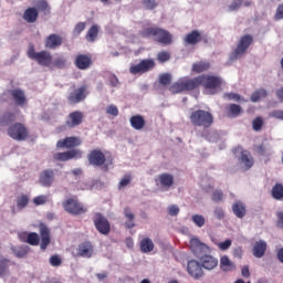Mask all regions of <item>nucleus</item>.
I'll list each match as a JSON object with an SVG mask.
<instances>
[{"label": "nucleus", "mask_w": 283, "mask_h": 283, "mask_svg": "<svg viewBox=\"0 0 283 283\" xmlns=\"http://www.w3.org/2000/svg\"><path fill=\"white\" fill-rule=\"evenodd\" d=\"M142 253H151L154 251V241L150 238H144L139 243Z\"/></svg>", "instance_id": "obj_32"}, {"label": "nucleus", "mask_w": 283, "mask_h": 283, "mask_svg": "<svg viewBox=\"0 0 283 283\" xmlns=\"http://www.w3.org/2000/svg\"><path fill=\"white\" fill-rule=\"evenodd\" d=\"M268 93L266 90L261 88L255 91L252 95H251V101L252 103H258V101H260V98H266Z\"/></svg>", "instance_id": "obj_39"}, {"label": "nucleus", "mask_w": 283, "mask_h": 283, "mask_svg": "<svg viewBox=\"0 0 283 283\" xmlns=\"http://www.w3.org/2000/svg\"><path fill=\"white\" fill-rule=\"evenodd\" d=\"M139 36H142V39H150V36H154L155 41H157V43H161V45H171L174 42L171 33L158 27L143 29L139 31Z\"/></svg>", "instance_id": "obj_2"}, {"label": "nucleus", "mask_w": 283, "mask_h": 283, "mask_svg": "<svg viewBox=\"0 0 283 283\" xmlns=\"http://www.w3.org/2000/svg\"><path fill=\"white\" fill-rule=\"evenodd\" d=\"M232 211L237 218H244L247 216V207L242 201L235 202L232 206Z\"/></svg>", "instance_id": "obj_34"}, {"label": "nucleus", "mask_w": 283, "mask_h": 283, "mask_svg": "<svg viewBox=\"0 0 283 283\" xmlns=\"http://www.w3.org/2000/svg\"><path fill=\"white\" fill-rule=\"evenodd\" d=\"M252 44H253V35L245 34L241 36L237 45V49L234 51V54H237V56L245 54L247 50H249V48H251Z\"/></svg>", "instance_id": "obj_16"}, {"label": "nucleus", "mask_w": 283, "mask_h": 283, "mask_svg": "<svg viewBox=\"0 0 283 283\" xmlns=\"http://www.w3.org/2000/svg\"><path fill=\"white\" fill-rule=\"evenodd\" d=\"M200 86H203L206 94H218L220 87H222V77L209 74L198 75L193 78L182 77L175 82L169 90L172 94H180L182 92H193Z\"/></svg>", "instance_id": "obj_1"}, {"label": "nucleus", "mask_w": 283, "mask_h": 283, "mask_svg": "<svg viewBox=\"0 0 283 283\" xmlns=\"http://www.w3.org/2000/svg\"><path fill=\"white\" fill-rule=\"evenodd\" d=\"M262 127H264V119L262 117H255L252 122V129L254 132H262Z\"/></svg>", "instance_id": "obj_44"}, {"label": "nucleus", "mask_w": 283, "mask_h": 283, "mask_svg": "<svg viewBox=\"0 0 283 283\" xmlns=\"http://www.w3.org/2000/svg\"><path fill=\"white\" fill-rule=\"evenodd\" d=\"M159 83L161 85H169L171 83V75L169 73H164L159 76Z\"/></svg>", "instance_id": "obj_49"}, {"label": "nucleus", "mask_w": 283, "mask_h": 283, "mask_svg": "<svg viewBox=\"0 0 283 283\" xmlns=\"http://www.w3.org/2000/svg\"><path fill=\"white\" fill-rule=\"evenodd\" d=\"M156 67V61L154 59H144L138 64H133L129 67L130 74H147Z\"/></svg>", "instance_id": "obj_10"}, {"label": "nucleus", "mask_w": 283, "mask_h": 283, "mask_svg": "<svg viewBox=\"0 0 283 283\" xmlns=\"http://www.w3.org/2000/svg\"><path fill=\"white\" fill-rule=\"evenodd\" d=\"M227 115L230 118H238L242 114V106L238 104H229L226 106Z\"/></svg>", "instance_id": "obj_31"}, {"label": "nucleus", "mask_w": 283, "mask_h": 283, "mask_svg": "<svg viewBox=\"0 0 283 283\" xmlns=\"http://www.w3.org/2000/svg\"><path fill=\"white\" fill-rule=\"evenodd\" d=\"M82 156L83 153L81 149H71L64 153H55L53 159L60 163H67V160H72L73 158H82Z\"/></svg>", "instance_id": "obj_14"}, {"label": "nucleus", "mask_w": 283, "mask_h": 283, "mask_svg": "<svg viewBox=\"0 0 283 283\" xmlns=\"http://www.w3.org/2000/svg\"><path fill=\"white\" fill-rule=\"evenodd\" d=\"M207 248V244L200 242L197 238H193L190 240V249L196 253L198 249H205Z\"/></svg>", "instance_id": "obj_43"}, {"label": "nucleus", "mask_w": 283, "mask_h": 283, "mask_svg": "<svg viewBox=\"0 0 283 283\" xmlns=\"http://www.w3.org/2000/svg\"><path fill=\"white\" fill-rule=\"evenodd\" d=\"M143 4L145 6L146 10H154L158 3H156V0H143Z\"/></svg>", "instance_id": "obj_56"}, {"label": "nucleus", "mask_w": 283, "mask_h": 283, "mask_svg": "<svg viewBox=\"0 0 283 283\" xmlns=\"http://www.w3.org/2000/svg\"><path fill=\"white\" fill-rule=\"evenodd\" d=\"M276 218H277L276 227H279L280 229H283V212L282 211L277 212Z\"/></svg>", "instance_id": "obj_63"}, {"label": "nucleus", "mask_w": 283, "mask_h": 283, "mask_svg": "<svg viewBox=\"0 0 283 283\" xmlns=\"http://www.w3.org/2000/svg\"><path fill=\"white\" fill-rule=\"evenodd\" d=\"M168 213L169 216H178V213H180V208H178L176 205H172L169 207Z\"/></svg>", "instance_id": "obj_61"}, {"label": "nucleus", "mask_w": 283, "mask_h": 283, "mask_svg": "<svg viewBox=\"0 0 283 283\" xmlns=\"http://www.w3.org/2000/svg\"><path fill=\"white\" fill-rule=\"evenodd\" d=\"M255 151L259 156H266V146L264 144L256 145Z\"/></svg>", "instance_id": "obj_58"}, {"label": "nucleus", "mask_w": 283, "mask_h": 283, "mask_svg": "<svg viewBox=\"0 0 283 283\" xmlns=\"http://www.w3.org/2000/svg\"><path fill=\"white\" fill-rule=\"evenodd\" d=\"M129 123L133 129L140 132V129L145 127V117H143L142 115L132 116Z\"/></svg>", "instance_id": "obj_30"}, {"label": "nucleus", "mask_w": 283, "mask_h": 283, "mask_svg": "<svg viewBox=\"0 0 283 283\" xmlns=\"http://www.w3.org/2000/svg\"><path fill=\"white\" fill-rule=\"evenodd\" d=\"M106 114H108L109 116H118V107L114 104L108 105L106 107Z\"/></svg>", "instance_id": "obj_53"}, {"label": "nucleus", "mask_w": 283, "mask_h": 283, "mask_svg": "<svg viewBox=\"0 0 283 283\" xmlns=\"http://www.w3.org/2000/svg\"><path fill=\"white\" fill-rule=\"evenodd\" d=\"M92 63V55L90 54H77L74 61V65L77 70H90Z\"/></svg>", "instance_id": "obj_20"}, {"label": "nucleus", "mask_w": 283, "mask_h": 283, "mask_svg": "<svg viewBox=\"0 0 283 283\" xmlns=\"http://www.w3.org/2000/svg\"><path fill=\"white\" fill-rule=\"evenodd\" d=\"M171 60V53L169 51H160L157 53V61L159 63H167V61Z\"/></svg>", "instance_id": "obj_42"}, {"label": "nucleus", "mask_w": 283, "mask_h": 283, "mask_svg": "<svg viewBox=\"0 0 283 283\" xmlns=\"http://www.w3.org/2000/svg\"><path fill=\"white\" fill-rule=\"evenodd\" d=\"M124 216L125 218H127V221L125 222L126 229H134V227H136V223H134L135 216L132 213V209L126 207L124 209Z\"/></svg>", "instance_id": "obj_37"}, {"label": "nucleus", "mask_w": 283, "mask_h": 283, "mask_svg": "<svg viewBox=\"0 0 283 283\" xmlns=\"http://www.w3.org/2000/svg\"><path fill=\"white\" fill-rule=\"evenodd\" d=\"M87 160L92 167H103L104 171H108V165L114 164V159L112 157H105V154L101 149L92 150L87 155Z\"/></svg>", "instance_id": "obj_4"}, {"label": "nucleus", "mask_w": 283, "mask_h": 283, "mask_svg": "<svg viewBox=\"0 0 283 283\" xmlns=\"http://www.w3.org/2000/svg\"><path fill=\"white\" fill-rule=\"evenodd\" d=\"M200 41H202V35L199 30L191 31L184 39L185 45H198Z\"/></svg>", "instance_id": "obj_25"}, {"label": "nucleus", "mask_w": 283, "mask_h": 283, "mask_svg": "<svg viewBox=\"0 0 283 283\" xmlns=\"http://www.w3.org/2000/svg\"><path fill=\"white\" fill-rule=\"evenodd\" d=\"M266 248H268L266 241L264 240L256 241L252 249V253L254 258H264V253H266Z\"/></svg>", "instance_id": "obj_27"}, {"label": "nucleus", "mask_w": 283, "mask_h": 283, "mask_svg": "<svg viewBox=\"0 0 283 283\" xmlns=\"http://www.w3.org/2000/svg\"><path fill=\"white\" fill-rule=\"evenodd\" d=\"M33 202L34 205H36L38 207L40 205H45V202H48V196L45 195H41V196H38L33 199Z\"/></svg>", "instance_id": "obj_55"}, {"label": "nucleus", "mask_w": 283, "mask_h": 283, "mask_svg": "<svg viewBox=\"0 0 283 283\" xmlns=\"http://www.w3.org/2000/svg\"><path fill=\"white\" fill-rule=\"evenodd\" d=\"M155 182L156 185H160L163 189H171V187H174V175L164 172L158 176Z\"/></svg>", "instance_id": "obj_22"}, {"label": "nucleus", "mask_w": 283, "mask_h": 283, "mask_svg": "<svg viewBox=\"0 0 283 283\" xmlns=\"http://www.w3.org/2000/svg\"><path fill=\"white\" fill-rule=\"evenodd\" d=\"M201 269L205 268L207 271H213L218 266V259L212 255H203L200 258Z\"/></svg>", "instance_id": "obj_26"}, {"label": "nucleus", "mask_w": 283, "mask_h": 283, "mask_svg": "<svg viewBox=\"0 0 283 283\" xmlns=\"http://www.w3.org/2000/svg\"><path fill=\"white\" fill-rule=\"evenodd\" d=\"M10 269V260L0 259V277H3Z\"/></svg>", "instance_id": "obj_41"}, {"label": "nucleus", "mask_w": 283, "mask_h": 283, "mask_svg": "<svg viewBox=\"0 0 283 283\" xmlns=\"http://www.w3.org/2000/svg\"><path fill=\"white\" fill-rule=\"evenodd\" d=\"M63 45V36L52 33L44 40V48L46 50H56V48H61Z\"/></svg>", "instance_id": "obj_18"}, {"label": "nucleus", "mask_w": 283, "mask_h": 283, "mask_svg": "<svg viewBox=\"0 0 283 283\" xmlns=\"http://www.w3.org/2000/svg\"><path fill=\"white\" fill-rule=\"evenodd\" d=\"M62 207L66 213L71 216H83L87 213V207H85L78 199L69 198L62 202Z\"/></svg>", "instance_id": "obj_7"}, {"label": "nucleus", "mask_w": 283, "mask_h": 283, "mask_svg": "<svg viewBox=\"0 0 283 283\" xmlns=\"http://www.w3.org/2000/svg\"><path fill=\"white\" fill-rule=\"evenodd\" d=\"M209 67H211L209 62L200 61L192 64V72H196V74H202V72H207Z\"/></svg>", "instance_id": "obj_35"}, {"label": "nucleus", "mask_w": 283, "mask_h": 283, "mask_svg": "<svg viewBox=\"0 0 283 283\" xmlns=\"http://www.w3.org/2000/svg\"><path fill=\"white\" fill-rule=\"evenodd\" d=\"M232 241L231 239H227L223 242H219L217 243L218 249H220V251H227L228 249L231 248Z\"/></svg>", "instance_id": "obj_51"}, {"label": "nucleus", "mask_w": 283, "mask_h": 283, "mask_svg": "<svg viewBox=\"0 0 283 283\" xmlns=\"http://www.w3.org/2000/svg\"><path fill=\"white\" fill-rule=\"evenodd\" d=\"M132 182V176L125 175L122 180L119 181L118 189H125Z\"/></svg>", "instance_id": "obj_48"}, {"label": "nucleus", "mask_w": 283, "mask_h": 283, "mask_svg": "<svg viewBox=\"0 0 283 283\" xmlns=\"http://www.w3.org/2000/svg\"><path fill=\"white\" fill-rule=\"evenodd\" d=\"M273 118H279V120H283V111H274L272 113Z\"/></svg>", "instance_id": "obj_64"}, {"label": "nucleus", "mask_w": 283, "mask_h": 283, "mask_svg": "<svg viewBox=\"0 0 283 283\" xmlns=\"http://www.w3.org/2000/svg\"><path fill=\"white\" fill-rule=\"evenodd\" d=\"M271 193L274 200H283V185L282 184L274 185Z\"/></svg>", "instance_id": "obj_38"}, {"label": "nucleus", "mask_w": 283, "mask_h": 283, "mask_svg": "<svg viewBox=\"0 0 283 283\" xmlns=\"http://www.w3.org/2000/svg\"><path fill=\"white\" fill-rule=\"evenodd\" d=\"M187 271L190 277L193 280H200L205 275V271L202 270V264L196 260H191L187 264Z\"/></svg>", "instance_id": "obj_15"}, {"label": "nucleus", "mask_w": 283, "mask_h": 283, "mask_svg": "<svg viewBox=\"0 0 283 283\" xmlns=\"http://www.w3.org/2000/svg\"><path fill=\"white\" fill-rule=\"evenodd\" d=\"M274 19L276 21H282V19H283V3L277 7Z\"/></svg>", "instance_id": "obj_60"}, {"label": "nucleus", "mask_w": 283, "mask_h": 283, "mask_svg": "<svg viewBox=\"0 0 283 283\" xmlns=\"http://www.w3.org/2000/svg\"><path fill=\"white\" fill-rule=\"evenodd\" d=\"M189 120L192 127L209 129L213 126V114L209 111L199 108L190 113Z\"/></svg>", "instance_id": "obj_3"}, {"label": "nucleus", "mask_w": 283, "mask_h": 283, "mask_svg": "<svg viewBox=\"0 0 283 283\" xmlns=\"http://www.w3.org/2000/svg\"><path fill=\"white\" fill-rule=\"evenodd\" d=\"M240 6H242V0H233V2L229 6L230 12H234V10H240Z\"/></svg>", "instance_id": "obj_59"}, {"label": "nucleus", "mask_w": 283, "mask_h": 283, "mask_svg": "<svg viewBox=\"0 0 283 283\" xmlns=\"http://www.w3.org/2000/svg\"><path fill=\"white\" fill-rule=\"evenodd\" d=\"M51 266H61L63 264V260L57 254H54L50 258Z\"/></svg>", "instance_id": "obj_50"}, {"label": "nucleus", "mask_w": 283, "mask_h": 283, "mask_svg": "<svg viewBox=\"0 0 283 283\" xmlns=\"http://www.w3.org/2000/svg\"><path fill=\"white\" fill-rule=\"evenodd\" d=\"M29 202L30 198L28 197V195H21L17 199V206L19 207V209H24V207H28Z\"/></svg>", "instance_id": "obj_45"}, {"label": "nucleus", "mask_w": 283, "mask_h": 283, "mask_svg": "<svg viewBox=\"0 0 283 283\" xmlns=\"http://www.w3.org/2000/svg\"><path fill=\"white\" fill-rule=\"evenodd\" d=\"M19 238L22 242H27L31 247H39L40 238L36 232H22L19 234Z\"/></svg>", "instance_id": "obj_24"}, {"label": "nucleus", "mask_w": 283, "mask_h": 283, "mask_svg": "<svg viewBox=\"0 0 283 283\" xmlns=\"http://www.w3.org/2000/svg\"><path fill=\"white\" fill-rule=\"evenodd\" d=\"M84 118L85 115L83 114V112L74 111L66 116L65 127H67V129H74V127L83 125Z\"/></svg>", "instance_id": "obj_12"}, {"label": "nucleus", "mask_w": 283, "mask_h": 283, "mask_svg": "<svg viewBox=\"0 0 283 283\" xmlns=\"http://www.w3.org/2000/svg\"><path fill=\"white\" fill-rule=\"evenodd\" d=\"M81 145H83V140H81V137L71 136V137H65L63 139L57 140L56 148L74 149L75 147H81Z\"/></svg>", "instance_id": "obj_13"}, {"label": "nucleus", "mask_w": 283, "mask_h": 283, "mask_svg": "<svg viewBox=\"0 0 283 283\" xmlns=\"http://www.w3.org/2000/svg\"><path fill=\"white\" fill-rule=\"evenodd\" d=\"M232 154L235 156V154H240L238 157V161L240 165L241 171H249L253 165H255V159L253 156H251V153L249 150H244L242 146H238L232 149Z\"/></svg>", "instance_id": "obj_6"}, {"label": "nucleus", "mask_w": 283, "mask_h": 283, "mask_svg": "<svg viewBox=\"0 0 283 283\" xmlns=\"http://www.w3.org/2000/svg\"><path fill=\"white\" fill-rule=\"evenodd\" d=\"M87 96H90V87L84 84L71 91L66 98L69 105H78V103H83Z\"/></svg>", "instance_id": "obj_9"}, {"label": "nucleus", "mask_w": 283, "mask_h": 283, "mask_svg": "<svg viewBox=\"0 0 283 283\" xmlns=\"http://www.w3.org/2000/svg\"><path fill=\"white\" fill-rule=\"evenodd\" d=\"M27 54L31 61H35V63L42 65V67H50V65H52V53H50V51L43 50L36 52L34 44H30Z\"/></svg>", "instance_id": "obj_5"}, {"label": "nucleus", "mask_w": 283, "mask_h": 283, "mask_svg": "<svg viewBox=\"0 0 283 283\" xmlns=\"http://www.w3.org/2000/svg\"><path fill=\"white\" fill-rule=\"evenodd\" d=\"M97 38H98V25L94 24L86 32L85 39L86 41H88V43H94V41H96Z\"/></svg>", "instance_id": "obj_36"}, {"label": "nucleus", "mask_w": 283, "mask_h": 283, "mask_svg": "<svg viewBox=\"0 0 283 283\" xmlns=\"http://www.w3.org/2000/svg\"><path fill=\"white\" fill-rule=\"evenodd\" d=\"M14 254L17 258H25L28 255V249L27 248H18L14 250Z\"/></svg>", "instance_id": "obj_57"}, {"label": "nucleus", "mask_w": 283, "mask_h": 283, "mask_svg": "<svg viewBox=\"0 0 283 283\" xmlns=\"http://www.w3.org/2000/svg\"><path fill=\"white\" fill-rule=\"evenodd\" d=\"M222 198H224V192H222V190H214L212 192L213 202H221Z\"/></svg>", "instance_id": "obj_54"}, {"label": "nucleus", "mask_w": 283, "mask_h": 283, "mask_svg": "<svg viewBox=\"0 0 283 283\" xmlns=\"http://www.w3.org/2000/svg\"><path fill=\"white\" fill-rule=\"evenodd\" d=\"M192 222H193L197 227L202 228V227H205L206 219H205V217L201 216V214H193V216H192Z\"/></svg>", "instance_id": "obj_47"}, {"label": "nucleus", "mask_w": 283, "mask_h": 283, "mask_svg": "<svg viewBox=\"0 0 283 283\" xmlns=\"http://www.w3.org/2000/svg\"><path fill=\"white\" fill-rule=\"evenodd\" d=\"M214 216L217 220H222V218H224V210H222V208H216Z\"/></svg>", "instance_id": "obj_62"}, {"label": "nucleus", "mask_w": 283, "mask_h": 283, "mask_svg": "<svg viewBox=\"0 0 283 283\" xmlns=\"http://www.w3.org/2000/svg\"><path fill=\"white\" fill-rule=\"evenodd\" d=\"M23 19L27 21V23H36V19H39V10H36L34 7L25 9Z\"/></svg>", "instance_id": "obj_29"}, {"label": "nucleus", "mask_w": 283, "mask_h": 283, "mask_svg": "<svg viewBox=\"0 0 283 283\" xmlns=\"http://www.w3.org/2000/svg\"><path fill=\"white\" fill-rule=\"evenodd\" d=\"M67 65V60L64 57H57L53 62V66L56 67L57 70H63Z\"/></svg>", "instance_id": "obj_46"}, {"label": "nucleus", "mask_w": 283, "mask_h": 283, "mask_svg": "<svg viewBox=\"0 0 283 283\" xmlns=\"http://www.w3.org/2000/svg\"><path fill=\"white\" fill-rule=\"evenodd\" d=\"M85 28H86L85 22H78L73 29L74 36H78V34H81V32H83Z\"/></svg>", "instance_id": "obj_52"}, {"label": "nucleus", "mask_w": 283, "mask_h": 283, "mask_svg": "<svg viewBox=\"0 0 283 283\" xmlns=\"http://www.w3.org/2000/svg\"><path fill=\"white\" fill-rule=\"evenodd\" d=\"M220 269L223 273H231L235 271L237 266L233 261L229 260V256L223 255L220 258Z\"/></svg>", "instance_id": "obj_28"}, {"label": "nucleus", "mask_w": 283, "mask_h": 283, "mask_svg": "<svg viewBox=\"0 0 283 283\" xmlns=\"http://www.w3.org/2000/svg\"><path fill=\"white\" fill-rule=\"evenodd\" d=\"M17 120V114L13 112H6L3 115H0V125L8 126Z\"/></svg>", "instance_id": "obj_33"}, {"label": "nucleus", "mask_w": 283, "mask_h": 283, "mask_svg": "<svg viewBox=\"0 0 283 283\" xmlns=\"http://www.w3.org/2000/svg\"><path fill=\"white\" fill-rule=\"evenodd\" d=\"M10 95L13 98L15 105L19 107H24V105L28 103L25 92H23L21 88L11 90Z\"/></svg>", "instance_id": "obj_23"}, {"label": "nucleus", "mask_w": 283, "mask_h": 283, "mask_svg": "<svg viewBox=\"0 0 283 283\" xmlns=\"http://www.w3.org/2000/svg\"><path fill=\"white\" fill-rule=\"evenodd\" d=\"M36 8L39 12H43L44 14H50V4L48 3L46 0H39L36 3Z\"/></svg>", "instance_id": "obj_40"}, {"label": "nucleus", "mask_w": 283, "mask_h": 283, "mask_svg": "<svg viewBox=\"0 0 283 283\" xmlns=\"http://www.w3.org/2000/svg\"><path fill=\"white\" fill-rule=\"evenodd\" d=\"M40 235H41V243L40 249L42 251H45L48 247H50V243L52 242V237L50 235V228L45 223H40Z\"/></svg>", "instance_id": "obj_17"}, {"label": "nucleus", "mask_w": 283, "mask_h": 283, "mask_svg": "<svg viewBox=\"0 0 283 283\" xmlns=\"http://www.w3.org/2000/svg\"><path fill=\"white\" fill-rule=\"evenodd\" d=\"M94 255V245L90 241H84L77 247L76 258H92Z\"/></svg>", "instance_id": "obj_19"}, {"label": "nucleus", "mask_w": 283, "mask_h": 283, "mask_svg": "<svg viewBox=\"0 0 283 283\" xmlns=\"http://www.w3.org/2000/svg\"><path fill=\"white\" fill-rule=\"evenodd\" d=\"M40 185L42 187H52L54 185V170L52 169H45L40 174L39 178Z\"/></svg>", "instance_id": "obj_21"}, {"label": "nucleus", "mask_w": 283, "mask_h": 283, "mask_svg": "<svg viewBox=\"0 0 283 283\" xmlns=\"http://www.w3.org/2000/svg\"><path fill=\"white\" fill-rule=\"evenodd\" d=\"M7 134L13 140H27L28 136H30V130L22 123L11 124L7 130Z\"/></svg>", "instance_id": "obj_8"}, {"label": "nucleus", "mask_w": 283, "mask_h": 283, "mask_svg": "<svg viewBox=\"0 0 283 283\" xmlns=\"http://www.w3.org/2000/svg\"><path fill=\"white\" fill-rule=\"evenodd\" d=\"M93 222L98 233H102V235H109V231H112V224H109L107 218L98 212L95 214Z\"/></svg>", "instance_id": "obj_11"}]
</instances>
